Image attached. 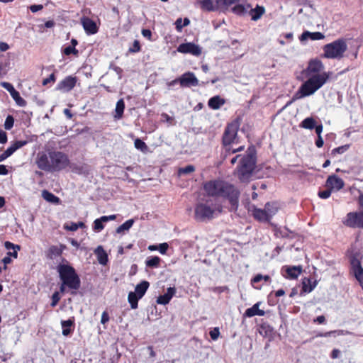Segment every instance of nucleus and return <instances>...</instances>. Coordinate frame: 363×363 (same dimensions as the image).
I'll return each mask as SVG.
<instances>
[{
    "label": "nucleus",
    "instance_id": "c756f323",
    "mask_svg": "<svg viewBox=\"0 0 363 363\" xmlns=\"http://www.w3.org/2000/svg\"><path fill=\"white\" fill-rule=\"evenodd\" d=\"M4 245L7 250H13V252H7V256L9 257H13L14 258H16L18 256V250H20V246L18 245H14L9 241L5 242Z\"/></svg>",
    "mask_w": 363,
    "mask_h": 363
},
{
    "label": "nucleus",
    "instance_id": "0e129e2a",
    "mask_svg": "<svg viewBox=\"0 0 363 363\" xmlns=\"http://www.w3.org/2000/svg\"><path fill=\"white\" fill-rule=\"evenodd\" d=\"M142 35L145 37V38H147L148 39H150L151 36H152V32L149 29H143L142 30Z\"/></svg>",
    "mask_w": 363,
    "mask_h": 363
},
{
    "label": "nucleus",
    "instance_id": "ea45409f",
    "mask_svg": "<svg viewBox=\"0 0 363 363\" xmlns=\"http://www.w3.org/2000/svg\"><path fill=\"white\" fill-rule=\"evenodd\" d=\"M308 284L305 281H303L302 291L305 293H310L312 291L316 286V281H315L312 284H311V280H307Z\"/></svg>",
    "mask_w": 363,
    "mask_h": 363
},
{
    "label": "nucleus",
    "instance_id": "1a4fd4ad",
    "mask_svg": "<svg viewBox=\"0 0 363 363\" xmlns=\"http://www.w3.org/2000/svg\"><path fill=\"white\" fill-rule=\"evenodd\" d=\"M342 223L351 228H363V211L348 213Z\"/></svg>",
    "mask_w": 363,
    "mask_h": 363
},
{
    "label": "nucleus",
    "instance_id": "aec40b11",
    "mask_svg": "<svg viewBox=\"0 0 363 363\" xmlns=\"http://www.w3.org/2000/svg\"><path fill=\"white\" fill-rule=\"evenodd\" d=\"M284 269L286 272V277L288 279H295L298 278V277L301 274L302 272V267L301 266H292V267H284L283 269Z\"/></svg>",
    "mask_w": 363,
    "mask_h": 363
},
{
    "label": "nucleus",
    "instance_id": "cd10ccee",
    "mask_svg": "<svg viewBox=\"0 0 363 363\" xmlns=\"http://www.w3.org/2000/svg\"><path fill=\"white\" fill-rule=\"evenodd\" d=\"M264 12L265 9L262 6L257 5L255 9H251V20L257 21Z\"/></svg>",
    "mask_w": 363,
    "mask_h": 363
},
{
    "label": "nucleus",
    "instance_id": "774afa93",
    "mask_svg": "<svg viewBox=\"0 0 363 363\" xmlns=\"http://www.w3.org/2000/svg\"><path fill=\"white\" fill-rule=\"evenodd\" d=\"M358 203L359 208L363 211V193H361L358 197Z\"/></svg>",
    "mask_w": 363,
    "mask_h": 363
},
{
    "label": "nucleus",
    "instance_id": "473e14b6",
    "mask_svg": "<svg viewBox=\"0 0 363 363\" xmlns=\"http://www.w3.org/2000/svg\"><path fill=\"white\" fill-rule=\"evenodd\" d=\"M136 295L134 292H130L128 295V301L130 305L131 308L135 309L138 308V300L140 298Z\"/></svg>",
    "mask_w": 363,
    "mask_h": 363
},
{
    "label": "nucleus",
    "instance_id": "e433bc0d",
    "mask_svg": "<svg viewBox=\"0 0 363 363\" xmlns=\"http://www.w3.org/2000/svg\"><path fill=\"white\" fill-rule=\"evenodd\" d=\"M260 302H258L251 307V317L254 315L262 316L265 314L263 309H259Z\"/></svg>",
    "mask_w": 363,
    "mask_h": 363
},
{
    "label": "nucleus",
    "instance_id": "58836bf2",
    "mask_svg": "<svg viewBox=\"0 0 363 363\" xmlns=\"http://www.w3.org/2000/svg\"><path fill=\"white\" fill-rule=\"evenodd\" d=\"M160 262V258L159 257L155 256L148 258L146 260V266L149 267H157Z\"/></svg>",
    "mask_w": 363,
    "mask_h": 363
},
{
    "label": "nucleus",
    "instance_id": "79ce46f5",
    "mask_svg": "<svg viewBox=\"0 0 363 363\" xmlns=\"http://www.w3.org/2000/svg\"><path fill=\"white\" fill-rule=\"evenodd\" d=\"M135 147L138 150H141L142 152H146L147 150V146L145 142H143L140 138H136L134 141Z\"/></svg>",
    "mask_w": 363,
    "mask_h": 363
},
{
    "label": "nucleus",
    "instance_id": "4d7b16f0",
    "mask_svg": "<svg viewBox=\"0 0 363 363\" xmlns=\"http://www.w3.org/2000/svg\"><path fill=\"white\" fill-rule=\"evenodd\" d=\"M74 324V320L69 319L67 320H62L61 325L62 328H69Z\"/></svg>",
    "mask_w": 363,
    "mask_h": 363
},
{
    "label": "nucleus",
    "instance_id": "5701e85b",
    "mask_svg": "<svg viewBox=\"0 0 363 363\" xmlns=\"http://www.w3.org/2000/svg\"><path fill=\"white\" fill-rule=\"evenodd\" d=\"M94 254L96 255L98 262L101 265H106L108 262V255L104 250L103 247L99 245L94 250Z\"/></svg>",
    "mask_w": 363,
    "mask_h": 363
},
{
    "label": "nucleus",
    "instance_id": "13d9d810",
    "mask_svg": "<svg viewBox=\"0 0 363 363\" xmlns=\"http://www.w3.org/2000/svg\"><path fill=\"white\" fill-rule=\"evenodd\" d=\"M161 116L164 121H166L167 123H168L171 125L172 124V123L174 121L173 117L169 116L168 114H167L165 113H162Z\"/></svg>",
    "mask_w": 363,
    "mask_h": 363
},
{
    "label": "nucleus",
    "instance_id": "4be33fe9",
    "mask_svg": "<svg viewBox=\"0 0 363 363\" xmlns=\"http://www.w3.org/2000/svg\"><path fill=\"white\" fill-rule=\"evenodd\" d=\"M325 38V35L320 32H309L308 30L302 33L299 39L301 41L306 40L308 39H311L312 40H322Z\"/></svg>",
    "mask_w": 363,
    "mask_h": 363
},
{
    "label": "nucleus",
    "instance_id": "69168bd1",
    "mask_svg": "<svg viewBox=\"0 0 363 363\" xmlns=\"http://www.w3.org/2000/svg\"><path fill=\"white\" fill-rule=\"evenodd\" d=\"M313 322L318 323V324H323L325 322V318L324 315H319L313 320Z\"/></svg>",
    "mask_w": 363,
    "mask_h": 363
},
{
    "label": "nucleus",
    "instance_id": "b1692460",
    "mask_svg": "<svg viewBox=\"0 0 363 363\" xmlns=\"http://www.w3.org/2000/svg\"><path fill=\"white\" fill-rule=\"evenodd\" d=\"M254 218L261 222H269L270 220V215L265 210L254 208Z\"/></svg>",
    "mask_w": 363,
    "mask_h": 363
},
{
    "label": "nucleus",
    "instance_id": "9d476101",
    "mask_svg": "<svg viewBox=\"0 0 363 363\" xmlns=\"http://www.w3.org/2000/svg\"><path fill=\"white\" fill-rule=\"evenodd\" d=\"M238 132L236 124L230 123L227 125L223 135V144L224 146L230 145L235 143Z\"/></svg>",
    "mask_w": 363,
    "mask_h": 363
},
{
    "label": "nucleus",
    "instance_id": "c03bdc74",
    "mask_svg": "<svg viewBox=\"0 0 363 363\" xmlns=\"http://www.w3.org/2000/svg\"><path fill=\"white\" fill-rule=\"evenodd\" d=\"M14 123V119L13 116H8L6 118L5 123H4V128L6 130H10L13 128Z\"/></svg>",
    "mask_w": 363,
    "mask_h": 363
},
{
    "label": "nucleus",
    "instance_id": "7ed1b4c3",
    "mask_svg": "<svg viewBox=\"0 0 363 363\" xmlns=\"http://www.w3.org/2000/svg\"><path fill=\"white\" fill-rule=\"evenodd\" d=\"M330 77L329 72H323L321 74H315L310 77L301 84L298 91L293 96V99L287 102L286 106H289L294 101L311 96L318 90L328 81Z\"/></svg>",
    "mask_w": 363,
    "mask_h": 363
},
{
    "label": "nucleus",
    "instance_id": "4c0bfd02",
    "mask_svg": "<svg viewBox=\"0 0 363 363\" xmlns=\"http://www.w3.org/2000/svg\"><path fill=\"white\" fill-rule=\"evenodd\" d=\"M214 1L217 8H225L236 3L238 0H214Z\"/></svg>",
    "mask_w": 363,
    "mask_h": 363
},
{
    "label": "nucleus",
    "instance_id": "39448f33",
    "mask_svg": "<svg viewBox=\"0 0 363 363\" xmlns=\"http://www.w3.org/2000/svg\"><path fill=\"white\" fill-rule=\"evenodd\" d=\"M347 50V44L346 39L343 38H338L323 47V54L321 57L326 59L340 60L344 57Z\"/></svg>",
    "mask_w": 363,
    "mask_h": 363
},
{
    "label": "nucleus",
    "instance_id": "2f4dec72",
    "mask_svg": "<svg viewBox=\"0 0 363 363\" xmlns=\"http://www.w3.org/2000/svg\"><path fill=\"white\" fill-rule=\"evenodd\" d=\"M315 121L312 117L305 118L301 123L300 126L305 129L312 130L315 128Z\"/></svg>",
    "mask_w": 363,
    "mask_h": 363
},
{
    "label": "nucleus",
    "instance_id": "8fccbe9b",
    "mask_svg": "<svg viewBox=\"0 0 363 363\" xmlns=\"http://www.w3.org/2000/svg\"><path fill=\"white\" fill-rule=\"evenodd\" d=\"M63 52L66 55H69L71 54L77 55L78 54V50L75 48L69 45L64 49Z\"/></svg>",
    "mask_w": 363,
    "mask_h": 363
},
{
    "label": "nucleus",
    "instance_id": "a19ab883",
    "mask_svg": "<svg viewBox=\"0 0 363 363\" xmlns=\"http://www.w3.org/2000/svg\"><path fill=\"white\" fill-rule=\"evenodd\" d=\"M195 171V167L194 165H187L184 167H181L178 170V174L179 176L182 174H189L190 173H192Z\"/></svg>",
    "mask_w": 363,
    "mask_h": 363
},
{
    "label": "nucleus",
    "instance_id": "f03ea898",
    "mask_svg": "<svg viewBox=\"0 0 363 363\" xmlns=\"http://www.w3.org/2000/svg\"><path fill=\"white\" fill-rule=\"evenodd\" d=\"M203 189L208 196L228 198L232 206L238 203L239 191L228 182L211 180L204 184Z\"/></svg>",
    "mask_w": 363,
    "mask_h": 363
},
{
    "label": "nucleus",
    "instance_id": "7c9ffc66",
    "mask_svg": "<svg viewBox=\"0 0 363 363\" xmlns=\"http://www.w3.org/2000/svg\"><path fill=\"white\" fill-rule=\"evenodd\" d=\"M124 108H125V103H124L123 99H119L116 103V109H115L116 115L114 116V118L116 119H120L123 116Z\"/></svg>",
    "mask_w": 363,
    "mask_h": 363
},
{
    "label": "nucleus",
    "instance_id": "e2e57ef3",
    "mask_svg": "<svg viewBox=\"0 0 363 363\" xmlns=\"http://www.w3.org/2000/svg\"><path fill=\"white\" fill-rule=\"evenodd\" d=\"M109 320V316H108V314L104 311L103 312L102 315H101V323L102 324H105Z\"/></svg>",
    "mask_w": 363,
    "mask_h": 363
},
{
    "label": "nucleus",
    "instance_id": "4468645a",
    "mask_svg": "<svg viewBox=\"0 0 363 363\" xmlns=\"http://www.w3.org/2000/svg\"><path fill=\"white\" fill-rule=\"evenodd\" d=\"M324 65L323 62L318 59H313L309 61L308 65L306 69L308 76L315 74H320V72L323 69Z\"/></svg>",
    "mask_w": 363,
    "mask_h": 363
},
{
    "label": "nucleus",
    "instance_id": "ddd939ff",
    "mask_svg": "<svg viewBox=\"0 0 363 363\" xmlns=\"http://www.w3.org/2000/svg\"><path fill=\"white\" fill-rule=\"evenodd\" d=\"M180 85L183 87L196 86L199 85V80L194 73L188 72L179 79Z\"/></svg>",
    "mask_w": 363,
    "mask_h": 363
},
{
    "label": "nucleus",
    "instance_id": "c85d7f7f",
    "mask_svg": "<svg viewBox=\"0 0 363 363\" xmlns=\"http://www.w3.org/2000/svg\"><path fill=\"white\" fill-rule=\"evenodd\" d=\"M42 196L45 201L55 204L59 203L60 201L57 196L47 190L42 191Z\"/></svg>",
    "mask_w": 363,
    "mask_h": 363
},
{
    "label": "nucleus",
    "instance_id": "a878e982",
    "mask_svg": "<svg viewBox=\"0 0 363 363\" xmlns=\"http://www.w3.org/2000/svg\"><path fill=\"white\" fill-rule=\"evenodd\" d=\"M262 281L264 283H267L271 281V278L269 275L257 274L252 279H251V284H252L255 289H259L262 286V284H258Z\"/></svg>",
    "mask_w": 363,
    "mask_h": 363
},
{
    "label": "nucleus",
    "instance_id": "f257e3e1",
    "mask_svg": "<svg viewBox=\"0 0 363 363\" xmlns=\"http://www.w3.org/2000/svg\"><path fill=\"white\" fill-rule=\"evenodd\" d=\"M36 163L42 170L59 172L69 165V160L67 155L62 152L50 151L48 154L39 153Z\"/></svg>",
    "mask_w": 363,
    "mask_h": 363
},
{
    "label": "nucleus",
    "instance_id": "6ab92c4d",
    "mask_svg": "<svg viewBox=\"0 0 363 363\" xmlns=\"http://www.w3.org/2000/svg\"><path fill=\"white\" fill-rule=\"evenodd\" d=\"M257 330L262 336L268 338L269 341H271L274 337V328L267 323H262L259 325Z\"/></svg>",
    "mask_w": 363,
    "mask_h": 363
},
{
    "label": "nucleus",
    "instance_id": "72a5a7b5",
    "mask_svg": "<svg viewBox=\"0 0 363 363\" xmlns=\"http://www.w3.org/2000/svg\"><path fill=\"white\" fill-rule=\"evenodd\" d=\"M134 222V219H129L126 220L125 223H123L122 225H121L116 228V233H121L124 231L128 230L133 226Z\"/></svg>",
    "mask_w": 363,
    "mask_h": 363
},
{
    "label": "nucleus",
    "instance_id": "338daca9",
    "mask_svg": "<svg viewBox=\"0 0 363 363\" xmlns=\"http://www.w3.org/2000/svg\"><path fill=\"white\" fill-rule=\"evenodd\" d=\"M340 354V351L338 349H334L331 352L330 357L332 359H336V358L339 357Z\"/></svg>",
    "mask_w": 363,
    "mask_h": 363
},
{
    "label": "nucleus",
    "instance_id": "c9c22d12",
    "mask_svg": "<svg viewBox=\"0 0 363 363\" xmlns=\"http://www.w3.org/2000/svg\"><path fill=\"white\" fill-rule=\"evenodd\" d=\"M214 0H203L201 1V8L206 11H214L217 9L216 5L213 4Z\"/></svg>",
    "mask_w": 363,
    "mask_h": 363
},
{
    "label": "nucleus",
    "instance_id": "de8ad7c7",
    "mask_svg": "<svg viewBox=\"0 0 363 363\" xmlns=\"http://www.w3.org/2000/svg\"><path fill=\"white\" fill-rule=\"evenodd\" d=\"M103 223L104 220H101V218H98V219H96L94 222V229L96 230V231H101V230L104 229V226L103 225Z\"/></svg>",
    "mask_w": 363,
    "mask_h": 363
},
{
    "label": "nucleus",
    "instance_id": "9b49d317",
    "mask_svg": "<svg viewBox=\"0 0 363 363\" xmlns=\"http://www.w3.org/2000/svg\"><path fill=\"white\" fill-rule=\"evenodd\" d=\"M177 51L184 54H191L196 57L200 56L202 52L201 48L194 43L180 44L177 48Z\"/></svg>",
    "mask_w": 363,
    "mask_h": 363
},
{
    "label": "nucleus",
    "instance_id": "bb28decb",
    "mask_svg": "<svg viewBox=\"0 0 363 363\" xmlns=\"http://www.w3.org/2000/svg\"><path fill=\"white\" fill-rule=\"evenodd\" d=\"M149 286L150 284L147 281H142L135 286L134 293L139 296L138 298H141L145 295Z\"/></svg>",
    "mask_w": 363,
    "mask_h": 363
},
{
    "label": "nucleus",
    "instance_id": "393cba45",
    "mask_svg": "<svg viewBox=\"0 0 363 363\" xmlns=\"http://www.w3.org/2000/svg\"><path fill=\"white\" fill-rule=\"evenodd\" d=\"M225 103V101L224 99L221 98L220 96H215L211 97L208 101V106L213 109V110H218Z\"/></svg>",
    "mask_w": 363,
    "mask_h": 363
},
{
    "label": "nucleus",
    "instance_id": "bf43d9fd",
    "mask_svg": "<svg viewBox=\"0 0 363 363\" xmlns=\"http://www.w3.org/2000/svg\"><path fill=\"white\" fill-rule=\"evenodd\" d=\"M43 5L41 4H33V5H31L30 6V10L31 11V12L33 13H35L38 11H40L41 9H43Z\"/></svg>",
    "mask_w": 363,
    "mask_h": 363
},
{
    "label": "nucleus",
    "instance_id": "603ef678",
    "mask_svg": "<svg viewBox=\"0 0 363 363\" xmlns=\"http://www.w3.org/2000/svg\"><path fill=\"white\" fill-rule=\"evenodd\" d=\"M209 335L212 340H216L220 335V331L218 328H214L210 331Z\"/></svg>",
    "mask_w": 363,
    "mask_h": 363
},
{
    "label": "nucleus",
    "instance_id": "6e6552de",
    "mask_svg": "<svg viewBox=\"0 0 363 363\" xmlns=\"http://www.w3.org/2000/svg\"><path fill=\"white\" fill-rule=\"evenodd\" d=\"M214 212V208L207 203L200 202L195 207L194 217L196 220L203 222L212 219Z\"/></svg>",
    "mask_w": 363,
    "mask_h": 363
},
{
    "label": "nucleus",
    "instance_id": "423d86ee",
    "mask_svg": "<svg viewBox=\"0 0 363 363\" xmlns=\"http://www.w3.org/2000/svg\"><path fill=\"white\" fill-rule=\"evenodd\" d=\"M250 147L246 151V154L243 156L238 155L231 160V164H234L236 163L238 158L239 165L237 167L235 170V175L242 183L250 182Z\"/></svg>",
    "mask_w": 363,
    "mask_h": 363
},
{
    "label": "nucleus",
    "instance_id": "6e6d98bb",
    "mask_svg": "<svg viewBox=\"0 0 363 363\" xmlns=\"http://www.w3.org/2000/svg\"><path fill=\"white\" fill-rule=\"evenodd\" d=\"M140 50V46L139 42L138 40H135L133 47L129 48V52H138Z\"/></svg>",
    "mask_w": 363,
    "mask_h": 363
},
{
    "label": "nucleus",
    "instance_id": "412c9836",
    "mask_svg": "<svg viewBox=\"0 0 363 363\" xmlns=\"http://www.w3.org/2000/svg\"><path fill=\"white\" fill-rule=\"evenodd\" d=\"M176 289L174 287H169L164 294L157 297V303L161 305L167 304L170 301L172 296L174 295Z\"/></svg>",
    "mask_w": 363,
    "mask_h": 363
},
{
    "label": "nucleus",
    "instance_id": "37998d69",
    "mask_svg": "<svg viewBox=\"0 0 363 363\" xmlns=\"http://www.w3.org/2000/svg\"><path fill=\"white\" fill-rule=\"evenodd\" d=\"M85 227L83 222L73 223L72 222L69 225H65V228L70 231H76L79 228Z\"/></svg>",
    "mask_w": 363,
    "mask_h": 363
},
{
    "label": "nucleus",
    "instance_id": "a18cd8bd",
    "mask_svg": "<svg viewBox=\"0 0 363 363\" xmlns=\"http://www.w3.org/2000/svg\"><path fill=\"white\" fill-rule=\"evenodd\" d=\"M349 145H345L342 146H340L338 147L334 148L332 150V155H335L336 154H342L346 152L349 149Z\"/></svg>",
    "mask_w": 363,
    "mask_h": 363
},
{
    "label": "nucleus",
    "instance_id": "680f3d73",
    "mask_svg": "<svg viewBox=\"0 0 363 363\" xmlns=\"http://www.w3.org/2000/svg\"><path fill=\"white\" fill-rule=\"evenodd\" d=\"M116 218V215H110V216H103L101 217V220H104V222H108L109 220H113Z\"/></svg>",
    "mask_w": 363,
    "mask_h": 363
},
{
    "label": "nucleus",
    "instance_id": "49530a36",
    "mask_svg": "<svg viewBox=\"0 0 363 363\" xmlns=\"http://www.w3.org/2000/svg\"><path fill=\"white\" fill-rule=\"evenodd\" d=\"M332 190L330 188H327L325 190L319 191L318 195L320 199H326L330 196Z\"/></svg>",
    "mask_w": 363,
    "mask_h": 363
},
{
    "label": "nucleus",
    "instance_id": "052dcab7",
    "mask_svg": "<svg viewBox=\"0 0 363 363\" xmlns=\"http://www.w3.org/2000/svg\"><path fill=\"white\" fill-rule=\"evenodd\" d=\"M7 142L6 133L0 129V143L4 144Z\"/></svg>",
    "mask_w": 363,
    "mask_h": 363
},
{
    "label": "nucleus",
    "instance_id": "3c124183",
    "mask_svg": "<svg viewBox=\"0 0 363 363\" xmlns=\"http://www.w3.org/2000/svg\"><path fill=\"white\" fill-rule=\"evenodd\" d=\"M49 252L55 256H59L62 254V251L58 247L52 245L50 247Z\"/></svg>",
    "mask_w": 363,
    "mask_h": 363
},
{
    "label": "nucleus",
    "instance_id": "f8f14e48",
    "mask_svg": "<svg viewBox=\"0 0 363 363\" xmlns=\"http://www.w3.org/2000/svg\"><path fill=\"white\" fill-rule=\"evenodd\" d=\"M1 86L6 89L11 94L16 104L21 107H24L26 105V101L20 96V94L16 91L13 86L6 82H1Z\"/></svg>",
    "mask_w": 363,
    "mask_h": 363
},
{
    "label": "nucleus",
    "instance_id": "2eb2a0df",
    "mask_svg": "<svg viewBox=\"0 0 363 363\" xmlns=\"http://www.w3.org/2000/svg\"><path fill=\"white\" fill-rule=\"evenodd\" d=\"M76 82V77L72 76L66 77L63 80L57 84L56 89L62 92H68L74 87Z\"/></svg>",
    "mask_w": 363,
    "mask_h": 363
},
{
    "label": "nucleus",
    "instance_id": "09e8293b",
    "mask_svg": "<svg viewBox=\"0 0 363 363\" xmlns=\"http://www.w3.org/2000/svg\"><path fill=\"white\" fill-rule=\"evenodd\" d=\"M60 300V292L59 291H55L52 295V302L50 303V306L52 307H55L58 303Z\"/></svg>",
    "mask_w": 363,
    "mask_h": 363
},
{
    "label": "nucleus",
    "instance_id": "a211bd4d",
    "mask_svg": "<svg viewBox=\"0 0 363 363\" xmlns=\"http://www.w3.org/2000/svg\"><path fill=\"white\" fill-rule=\"evenodd\" d=\"M81 21L85 32L88 35L95 34L98 32L96 23L93 20L84 17L81 19Z\"/></svg>",
    "mask_w": 363,
    "mask_h": 363
},
{
    "label": "nucleus",
    "instance_id": "864d4df0",
    "mask_svg": "<svg viewBox=\"0 0 363 363\" xmlns=\"http://www.w3.org/2000/svg\"><path fill=\"white\" fill-rule=\"evenodd\" d=\"M169 245L167 243L164 242L161 243L158 245L157 250L160 251V252L162 255L165 254L168 250Z\"/></svg>",
    "mask_w": 363,
    "mask_h": 363
},
{
    "label": "nucleus",
    "instance_id": "f704fd0d",
    "mask_svg": "<svg viewBox=\"0 0 363 363\" xmlns=\"http://www.w3.org/2000/svg\"><path fill=\"white\" fill-rule=\"evenodd\" d=\"M278 209H279V208H278L277 203L268 202L265 205L264 210L267 211V212L270 215V218H271L272 217V216L274 215L277 212Z\"/></svg>",
    "mask_w": 363,
    "mask_h": 363
},
{
    "label": "nucleus",
    "instance_id": "dca6fc26",
    "mask_svg": "<svg viewBox=\"0 0 363 363\" xmlns=\"http://www.w3.org/2000/svg\"><path fill=\"white\" fill-rule=\"evenodd\" d=\"M28 143L27 140H17L9 147L2 154L0 155V162L13 155L17 150L23 147Z\"/></svg>",
    "mask_w": 363,
    "mask_h": 363
},
{
    "label": "nucleus",
    "instance_id": "0eeeda50",
    "mask_svg": "<svg viewBox=\"0 0 363 363\" xmlns=\"http://www.w3.org/2000/svg\"><path fill=\"white\" fill-rule=\"evenodd\" d=\"M351 272L361 286H363V267L361 264L362 256L359 252L352 253L350 256Z\"/></svg>",
    "mask_w": 363,
    "mask_h": 363
},
{
    "label": "nucleus",
    "instance_id": "20e7f679",
    "mask_svg": "<svg viewBox=\"0 0 363 363\" xmlns=\"http://www.w3.org/2000/svg\"><path fill=\"white\" fill-rule=\"evenodd\" d=\"M57 272L62 282L71 289V294L76 295L80 288L81 281L74 268L69 264H60L57 266Z\"/></svg>",
    "mask_w": 363,
    "mask_h": 363
},
{
    "label": "nucleus",
    "instance_id": "f3484780",
    "mask_svg": "<svg viewBox=\"0 0 363 363\" xmlns=\"http://www.w3.org/2000/svg\"><path fill=\"white\" fill-rule=\"evenodd\" d=\"M344 181L335 174L329 176L325 182V186L332 191H339L344 187Z\"/></svg>",
    "mask_w": 363,
    "mask_h": 363
},
{
    "label": "nucleus",
    "instance_id": "5fc2aeb1",
    "mask_svg": "<svg viewBox=\"0 0 363 363\" xmlns=\"http://www.w3.org/2000/svg\"><path fill=\"white\" fill-rule=\"evenodd\" d=\"M55 81V74L52 73V74H51L49 76V77H48L46 79H44L43 80L42 84H43V86H45V85L48 84L50 82H54Z\"/></svg>",
    "mask_w": 363,
    "mask_h": 363
}]
</instances>
